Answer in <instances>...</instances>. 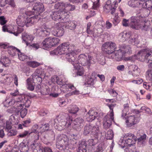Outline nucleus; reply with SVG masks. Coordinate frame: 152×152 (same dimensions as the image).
Wrapping results in <instances>:
<instances>
[{
  "label": "nucleus",
  "instance_id": "nucleus-1",
  "mask_svg": "<svg viewBox=\"0 0 152 152\" xmlns=\"http://www.w3.org/2000/svg\"><path fill=\"white\" fill-rule=\"evenodd\" d=\"M80 50L76 49V47L73 44L69 42L62 43L56 49L51 51L50 54L53 55H63V59H66L73 65L74 71L77 75L81 76L84 73L83 67L79 64H77L76 61L75 55L77 54Z\"/></svg>",
  "mask_w": 152,
  "mask_h": 152
},
{
  "label": "nucleus",
  "instance_id": "nucleus-2",
  "mask_svg": "<svg viewBox=\"0 0 152 152\" xmlns=\"http://www.w3.org/2000/svg\"><path fill=\"white\" fill-rule=\"evenodd\" d=\"M116 44L111 42H107L103 44L102 50L107 54H111L115 51V54H113L110 58L115 59L117 61L122 60L125 54L131 52V48L129 45H123L120 46V49L117 50Z\"/></svg>",
  "mask_w": 152,
  "mask_h": 152
},
{
  "label": "nucleus",
  "instance_id": "nucleus-3",
  "mask_svg": "<svg viewBox=\"0 0 152 152\" xmlns=\"http://www.w3.org/2000/svg\"><path fill=\"white\" fill-rule=\"evenodd\" d=\"M63 27L64 26L63 25V22L57 23L54 27H52L50 28L44 24L35 28L33 30V33L37 36L43 37L49 36L52 32L55 36L60 37L64 34Z\"/></svg>",
  "mask_w": 152,
  "mask_h": 152
},
{
  "label": "nucleus",
  "instance_id": "nucleus-4",
  "mask_svg": "<svg viewBox=\"0 0 152 152\" xmlns=\"http://www.w3.org/2000/svg\"><path fill=\"white\" fill-rule=\"evenodd\" d=\"M130 20L129 25L133 28L145 31L148 29L149 22L146 21L144 18L140 15L132 16Z\"/></svg>",
  "mask_w": 152,
  "mask_h": 152
},
{
  "label": "nucleus",
  "instance_id": "nucleus-5",
  "mask_svg": "<svg viewBox=\"0 0 152 152\" xmlns=\"http://www.w3.org/2000/svg\"><path fill=\"white\" fill-rule=\"evenodd\" d=\"M67 81L64 75H61L58 76L56 83L58 85L62 86L61 90L64 93L71 91L75 89L73 84L70 83L66 84Z\"/></svg>",
  "mask_w": 152,
  "mask_h": 152
},
{
  "label": "nucleus",
  "instance_id": "nucleus-6",
  "mask_svg": "<svg viewBox=\"0 0 152 152\" xmlns=\"http://www.w3.org/2000/svg\"><path fill=\"white\" fill-rule=\"evenodd\" d=\"M138 57L140 61L150 63L152 62V50L146 48L141 50L138 53Z\"/></svg>",
  "mask_w": 152,
  "mask_h": 152
},
{
  "label": "nucleus",
  "instance_id": "nucleus-7",
  "mask_svg": "<svg viewBox=\"0 0 152 152\" xmlns=\"http://www.w3.org/2000/svg\"><path fill=\"white\" fill-rule=\"evenodd\" d=\"M16 102L17 108L14 109H15V112L18 114L23 106L25 105L26 107H28L31 103L30 100L25 98L23 95H20L18 96Z\"/></svg>",
  "mask_w": 152,
  "mask_h": 152
},
{
  "label": "nucleus",
  "instance_id": "nucleus-8",
  "mask_svg": "<svg viewBox=\"0 0 152 152\" xmlns=\"http://www.w3.org/2000/svg\"><path fill=\"white\" fill-rule=\"evenodd\" d=\"M69 145L68 138L66 135L63 134L57 138L56 146L58 149L60 150L68 149Z\"/></svg>",
  "mask_w": 152,
  "mask_h": 152
},
{
  "label": "nucleus",
  "instance_id": "nucleus-9",
  "mask_svg": "<svg viewBox=\"0 0 152 152\" xmlns=\"http://www.w3.org/2000/svg\"><path fill=\"white\" fill-rule=\"evenodd\" d=\"M44 68L39 67L35 71L32 75V77L31 80H32V82L36 83L38 82L41 83L42 81V78L45 77H48V75H47L46 73L45 72Z\"/></svg>",
  "mask_w": 152,
  "mask_h": 152
},
{
  "label": "nucleus",
  "instance_id": "nucleus-10",
  "mask_svg": "<svg viewBox=\"0 0 152 152\" xmlns=\"http://www.w3.org/2000/svg\"><path fill=\"white\" fill-rule=\"evenodd\" d=\"M132 33L131 31H124L118 35V38L120 40L123 42L125 41L130 39L129 43L133 44L134 43L137 44L139 43V41L135 38H134Z\"/></svg>",
  "mask_w": 152,
  "mask_h": 152
},
{
  "label": "nucleus",
  "instance_id": "nucleus-11",
  "mask_svg": "<svg viewBox=\"0 0 152 152\" xmlns=\"http://www.w3.org/2000/svg\"><path fill=\"white\" fill-rule=\"evenodd\" d=\"M66 118H63L64 117V115H60L55 119H53L50 121L51 124H58L65 122L66 124H71L72 123L73 119L71 117L67 114H65Z\"/></svg>",
  "mask_w": 152,
  "mask_h": 152
},
{
  "label": "nucleus",
  "instance_id": "nucleus-12",
  "mask_svg": "<svg viewBox=\"0 0 152 152\" xmlns=\"http://www.w3.org/2000/svg\"><path fill=\"white\" fill-rule=\"evenodd\" d=\"M115 105L116 104H115L107 105L110 109V114H107L104 117L103 124H116L114 119V113L113 112V109Z\"/></svg>",
  "mask_w": 152,
  "mask_h": 152
},
{
  "label": "nucleus",
  "instance_id": "nucleus-13",
  "mask_svg": "<svg viewBox=\"0 0 152 152\" xmlns=\"http://www.w3.org/2000/svg\"><path fill=\"white\" fill-rule=\"evenodd\" d=\"M67 2H59L56 4L54 6L55 9H59L58 11L66 17H68L69 12L66 11V9Z\"/></svg>",
  "mask_w": 152,
  "mask_h": 152
},
{
  "label": "nucleus",
  "instance_id": "nucleus-14",
  "mask_svg": "<svg viewBox=\"0 0 152 152\" xmlns=\"http://www.w3.org/2000/svg\"><path fill=\"white\" fill-rule=\"evenodd\" d=\"M32 10L34 11V14L38 16L45 10L44 6L42 3L40 2L36 3L33 7Z\"/></svg>",
  "mask_w": 152,
  "mask_h": 152
},
{
  "label": "nucleus",
  "instance_id": "nucleus-15",
  "mask_svg": "<svg viewBox=\"0 0 152 152\" xmlns=\"http://www.w3.org/2000/svg\"><path fill=\"white\" fill-rule=\"evenodd\" d=\"M51 16L52 19L55 21L59 20L66 21V19L68 18V17H64L62 13L57 11L52 12V14H51Z\"/></svg>",
  "mask_w": 152,
  "mask_h": 152
},
{
  "label": "nucleus",
  "instance_id": "nucleus-16",
  "mask_svg": "<svg viewBox=\"0 0 152 152\" xmlns=\"http://www.w3.org/2000/svg\"><path fill=\"white\" fill-rule=\"evenodd\" d=\"M36 89L37 92H39L43 95H48L50 93L49 87L47 85H38L36 88Z\"/></svg>",
  "mask_w": 152,
  "mask_h": 152
},
{
  "label": "nucleus",
  "instance_id": "nucleus-17",
  "mask_svg": "<svg viewBox=\"0 0 152 152\" xmlns=\"http://www.w3.org/2000/svg\"><path fill=\"white\" fill-rule=\"evenodd\" d=\"M23 30V29L22 28L16 26H11L10 28H8L7 29V31L17 36L22 32Z\"/></svg>",
  "mask_w": 152,
  "mask_h": 152
},
{
  "label": "nucleus",
  "instance_id": "nucleus-18",
  "mask_svg": "<svg viewBox=\"0 0 152 152\" xmlns=\"http://www.w3.org/2000/svg\"><path fill=\"white\" fill-rule=\"evenodd\" d=\"M88 53L81 54H80L78 56L77 58L76 59V61H77V64H81L83 66H86Z\"/></svg>",
  "mask_w": 152,
  "mask_h": 152
},
{
  "label": "nucleus",
  "instance_id": "nucleus-19",
  "mask_svg": "<svg viewBox=\"0 0 152 152\" xmlns=\"http://www.w3.org/2000/svg\"><path fill=\"white\" fill-rule=\"evenodd\" d=\"M98 113L93 110H90L86 116V119L88 122H91L96 117H98Z\"/></svg>",
  "mask_w": 152,
  "mask_h": 152
},
{
  "label": "nucleus",
  "instance_id": "nucleus-20",
  "mask_svg": "<svg viewBox=\"0 0 152 152\" xmlns=\"http://www.w3.org/2000/svg\"><path fill=\"white\" fill-rule=\"evenodd\" d=\"M34 39L32 35H29L27 33H23L22 35V42L25 43L27 45H28L30 42L33 40Z\"/></svg>",
  "mask_w": 152,
  "mask_h": 152
},
{
  "label": "nucleus",
  "instance_id": "nucleus-21",
  "mask_svg": "<svg viewBox=\"0 0 152 152\" xmlns=\"http://www.w3.org/2000/svg\"><path fill=\"white\" fill-rule=\"evenodd\" d=\"M145 0H131L128 2V5L133 8H139L142 7L143 1Z\"/></svg>",
  "mask_w": 152,
  "mask_h": 152
},
{
  "label": "nucleus",
  "instance_id": "nucleus-22",
  "mask_svg": "<svg viewBox=\"0 0 152 152\" xmlns=\"http://www.w3.org/2000/svg\"><path fill=\"white\" fill-rule=\"evenodd\" d=\"M103 10L104 11L106 12H108L111 11V13L112 14H113L115 11V7H114L113 5H112L111 2L110 1H107L103 7Z\"/></svg>",
  "mask_w": 152,
  "mask_h": 152
},
{
  "label": "nucleus",
  "instance_id": "nucleus-23",
  "mask_svg": "<svg viewBox=\"0 0 152 152\" xmlns=\"http://www.w3.org/2000/svg\"><path fill=\"white\" fill-rule=\"evenodd\" d=\"M17 98H16V100L14 97H12V99H6L3 102L4 106L8 107L9 105H14V108H17L16 101Z\"/></svg>",
  "mask_w": 152,
  "mask_h": 152
},
{
  "label": "nucleus",
  "instance_id": "nucleus-24",
  "mask_svg": "<svg viewBox=\"0 0 152 152\" xmlns=\"http://www.w3.org/2000/svg\"><path fill=\"white\" fill-rule=\"evenodd\" d=\"M38 18V17L35 15L32 17H25V25L26 27L31 26L37 21Z\"/></svg>",
  "mask_w": 152,
  "mask_h": 152
},
{
  "label": "nucleus",
  "instance_id": "nucleus-25",
  "mask_svg": "<svg viewBox=\"0 0 152 152\" xmlns=\"http://www.w3.org/2000/svg\"><path fill=\"white\" fill-rule=\"evenodd\" d=\"M65 22H63L64 26L71 30H73L75 29L76 24V22L74 21H70L69 22L64 20Z\"/></svg>",
  "mask_w": 152,
  "mask_h": 152
},
{
  "label": "nucleus",
  "instance_id": "nucleus-26",
  "mask_svg": "<svg viewBox=\"0 0 152 152\" xmlns=\"http://www.w3.org/2000/svg\"><path fill=\"white\" fill-rule=\"evenodd\" d=\"M136 141V137H135V139H134L132 138H128L125 140V142H124V144L123 145V142H122V143L121 144H120V145H121L122 148H124L128 146H131V145L135 143Z\"/></svg>",
  "mask_w": 152,
  "mask_h": 152
},
{
  "label": "nucleus",
  "instance_id": "nucleus-27",
  "mask_svg": "<svg viewBox=\"0 0 152 152\" xmlns=\"http://www.w3.org/2000/svg\"><path fill=\"white\" fill-rule=\"evenodd\" d=\"M123 118H125L126 119V123H129L130 124H136V123H138V121L140 120L139 118L134 115H132L129 116L127 118L126 116L124 118L122 117Z\"/></svg>",
  "mask_w": 152,
  "mask_h": 152
},
{
  "label": "nucleus",
  "instance_id": "nucleus-28",
  "mask_svg": "<svg viewBox=\"0 0 152 152\" xmlns=\"http://www.w3.org/2000/svg\"><path fill=\"white\" fill-rule=\"evenodd\" d=\"M25 18L23 14H20L18 18L16 20L17 24L19 26L22 27H23L25 24Z\"/></svg>",
  "mask_w": 152,
  "mask_h": 152
},
{
  "label": "nucleus",
  "instance_id": "nucleus-29",
  "mask_svg": "<svg viewBox=\"0 0 152 152\" xmlns=\"http://www.w3.org/2000/svg\"><path fill=\"white\" fill-rule=\"evenodd\" d=\"M92 128L91 129V134L94 135L95 137L96 138H99V136L100 134L99 132V126L96 124L95 126H92Z\"/></svg>",
  "mask_w": 152,
  "mask_h": 152
},
{
  "label": "nucleus",
  "instance_id": "nucleus-30",
  "mask_svg": "<svg viewBox=\"0 0 152 152\" xmlns=\"http://www.w3.org/2000/svg\"><path fill=\"white\" fill-rule=\"evenodd\" d=\"M50 42V37L46 38L42 42L41 47L45 49L51 48Z\"/></svg>",
  "mask_w": 152,
  "mask_h": 152
},
{
  "label": "nucleus",
  "instance_id": "nucleus-31",
  "mask_svg": "<svg viewBox=\"0 0 152 152\" xmlns=\"http://www.w3.org/2000/svg\"><path fill=\"white\" fill-rule=\"evenodd\" d=\"M95 73L94 72L92 73L91 76H90V77L86 80L85 83L86 85H88V86L93 85L95 83L96 80L95 77Z\"/></svg>",
  "mask_w": 152,
  "mask_h": 152
},
{
  "label": "nucleus",
  "instance_id": "nucleus-32",
  "mask_svg": "<svg viewBox=\"0 0 152 152\" xmlns=\"http://www.w3.org/2000/svg\"><path fill=\"white\" fill-rule=\"evenodd\" d=\"M78 107L75 105H71L67 107V111L69 113L76 114L79 111Z\"/></svg>",
  "mask_w": 152,
  "mask_h": 152
},
{
  "label": "nucleus",
  "instance_id": "nucleus-33",
  "mask_svg": "<svg viewBox=\"0 0 152 152\" xmlns=\"http://www.w3.org/2000/svg\"><path fill=\"white\" fill-rule=\"evenodd\" d=\"M97 60L96 57H92L91 54H88L86 66H90L91 64H94Z\"/></svg>",
  "mask_w": 152,
  "mask_h": 152
},
{
  "label": "nucleus",
  "instance_id": "nucleus-34",
  "mask_svg": "<svg viewBox=\"0 0 152 152\" xmlns=\"http://www.w3.org/2000/svg\"><path fill=\"white\" fill-rule=\"evenodd\" d=\"M20 50L13 46H10L8 50V53L12 56H15L18 53Z\"/></svg>",
  "mask_w": 152,
  "mask_h": 152
},
{
  "label": "nucleus",
  "instance_id": "nucleus-35",
  "mask_svg": "<svg viewBox=\"0 0 152 152\" xmlns=\"http://www.w3.org/2000/svg\"><path fill=\"white\" fill-rule=\"evenodd\" d=\"M27 88L31 91L34 90L35 86V83L32 82V80L31 78H29L27 80Z\"/></svg>",
  "mask_w": 152,
  "mask_h": 152
},
{
  "label": "nucleus",
  "instance_id": "nucleus-36",
  "mask_svg": "<svg viewBox=\"0 0 152 152\" xmlns=\"http://www.w3.org/2000/svg\"><path fill=\"white\" fill-rule=\"evenodd\" d=\"M143 1L142 7L148 10H152V0H148L145 2Z\"/></svg>",
  "mask_w": 152,
  "mask_h": 152
},
{
  "label": "nucleus",
  "instance_id": "nucleus-37",
  "mask_svg": "<svg viewBox=\"0 0 152 152\" xmlns=\"http://www.w3.org/2000/svg\"><path fill=\"white\" fill-rule=\"evenodd\" d=\"M40 68H42L43 69L44 68V71L45 72L47 73V75H48V77L52 73V72L53 71V69L50 66H46L45 65H43Z\"/></svg>",
  "mask_w": 152,
  "mask_h": 152
},
{
  "label": "nucleus",
  "instance_id": "nucleus-38",
  "mask_svg": "<svg viewBox=\"0 0 152 152\" xmlns=\"http://www.w3.org/2000/svg\"><path fill=\"white\" fill-rule=\"evenodd\" d=\"M133 69L132 72V75L134 77L138 76L140 74V69L138 68L137 66L135 65H133Z\"/></svg>",
  "mask_w": 152,
  "mask_h": 152
},
{
  "label": "nucleus",
  "instance_id": "nucleus-39",
  "mask_svg": "<svg viewBox=\"0 0 152 152\" xmlns=\"http://www.w3.org/2000/svg\"><path fill=\"white\" fill-rule=\"evenodd\" d=\"M103 133L105 134V137L107 140H112L113 138L114 133L113 131L111 130H109L105 134V132H104Z\"/></svg>",
  "mask_w": 152,
  "mask_h": 152
},
{
  "label": "nucleus",
  "instance_id": "nucleus-40",
  "mask_svg": "<svg viewBox=\"0 0 152 152\" xmlns=\"http://www.w3.org/2000/svg\"><path fill=\"white\" fill-rule=\"evenodd\" d=\"M19 149L21 152H27L28 150V145L24 143H21L20 144Z\"/></svg>",
  "mask_w": 152,
  "mask_h": 152
},
{
  "label": "nucleus",
  "instance_id": "nucleus-41",
  "mask_svg": "<svg viewBox=\"0 0 152 152\" xmlns=\"http://www.w3.org/2000/svg\"><path fill=\"white\" fill-rule=\"evenodd\" d=\"M136 59L139 60L138 57V54L136 55H135L130 57L123 58L122 60L123 59L125 61H130L131 62H133Z\"/></svg>",
  "mask_w": 152,
  "mask_h": 152
},
{
  "label": "nucleus",
  "instance_id": "nucleus-42",
  "mask_svg": "<svg viewBox=\"0 0 152 152\" xmlns=\"http://www.w3.org/2000/svg\"><path fill=\"white\" fill-rule=\"evenodd\" d=\"M50 37L51 47L59 43L60 40L57 37Z\"/></svg>",
  "mask_w": 152,
  "mask_h": 152
},
{
  "label": "nucleus",
  "instance_id": "nucleus-43",
  "mask_svg": "<svg viewBox=\"0 0 152 152\" xmlns=\"http://www.w3.org/2000/svg\"><path fill=\"white\" fill-rule=\"evenodd\" d=\"M21 109V110H20V111H19V112H20V116L22 118H23L26 115V114L27 113V109L26 108H24L23 109H22L21 110V111H20V110H21V109ZM15 109L14 108L12 112L15 113L16 114L18 115L19 114V113L18 114H17L15 112Z\"/></svg>",
  "mask_w": 152,
  "mask_h": 152
},
{
  "label": "nucleus",
  "instance_id": "nucleus-44",
  "mask_svg": "<svg viewBox=\"0 0 152 152\" xmlns=\"http://www.w3.org/2000/svg\"><path fill=\"white\" fill-rule=\"evenodd\" d=\"M92 126L90 124H87L84 128V134L87 135L89 133L91 134Z\"/></svg>",
  "mask_w": 152,
  "mask_h": 152
},
{
  "label": "nucleus",
  "instance_id": "nucleus-45",
  "mask_svg": "<svg viewBox=\"0 0 152 152\" xmlns=\"http://www.w3.org/2000/svg\"><path fill=\"white\" fill-rule=\"evenodd\" d=\"M121 18L118 16V13H115L113 21V23L115 26H116L120 22Z\"/></svg>",
  "mask_w": 152,
  "mask_h": 152
},
{
  "label": "nucleus",
  "instance_id": "nucleus-46",
  "mask_svg": "<svg viewBox=\"0 0 152 152\" xmlns=\"http://www.w3.org/2000/svg\"><path fill=\"white\" fill-rule=\"evenodd\" d=\"M124 109L122 111V117L124 118L126 116V113L129 111V106L128 104H126L124 105Z\"/></svg>",
  "mask_w": 152,
  "mask_h": 152
},
{
  "label": "nucleus",
  "instance_id": "nucleus-47",
  "mask_svg": "<svg viewBox=\"0 0 152 152\" xmlns=\"http://www.w3.org/2000/svg\"><path fill=\"white\" fill-rule=\"evenodd\" d=\"M146 77L147 80L152 81V70H148L146 72Z\"/></svg>",
  "mask_w": 152,
  "mask_h": 152
},
{
  "label": "nucleus",
  "instance_id": "nucleus-48",
  "mask_svg": "<svg viewBox=\"0 0 152 152\" xmlns=\"http://www.w3.org/2000/svg\"><path fill=\"white\" fill-rule=\"evenodd\" d=\"M28 65L32 68H35L39 66L40 64L35 61H30L27 63Z\"/></svg>",
  "mask_w": 152,
  "mask_h": 152
},
{
  "label": "nucleus",
  "instance_id": "nucleus-49",
  "mask_svg": "<svg viewBox=\"0 0 152 152\" xmlns=\"http://www.w3.org/2000/svg\"><path fill=\"white\" fill-rule=\"evenodd\" d=\"M66 5V11H68L69 12V11H72L74 10L75 8V6L72 5L67 2Z\"/></svg>",
  "mask_w": 152,
  "mask_h": 152
},
{
  "label": "nucleus",
  "instance_id": "nucleus-50",
  "mask_svg": "<svg viewBox=\"0 0 152 152\" xmlns=\"http://www.w3.org/2000/svg\"><path fill=\"white\" fill-rule=\"evenodd\" d=\"M92 1L93 2V5L92 8L93 9L97 10L100 6L99 0H96V1H93L92 0Z\"/></svg>",
  "mask_w": 152,
  "mask_h": 152
},
{
  "label": "nucleus",
  "instance_id": "nucleus-51",
  "mask_svg": "<svg viewBox=\"0 0 152 152\" xmlns=\"http://www.w3.org/2000/svg\"><path fill=\"white\" fill-rule=\"evenodd\" d=\"M18 58L20 60L24 61L25 59L27 58V56L24 53H21L20 50L18 52Z\"/></svg>",
  "mask_w": 152,
  "mask_h": 152
},
{
  "label": "nucleus",
  "instance_id": "nucleus-52",
  "mask_svg": "<svg viewBox=\"0 0 152 152\" xmlns=\"http://www.w3.org/2000/svg\"><path fill=\"white\" fill-rule=\"evenodd\" d=\"M55 129L58 130H62L65 128V125L64 124H54Z\"/></svg>",
  "mask_w": 152,
  "mask_h": 152
},
{
  "label": "nucleus",
  "instance_id": "nucleus-53",
  "mask_svg": "<svg viewBox=\"0 0 152 152\" xmlns=\"http://www.w3.org/2000/svg\"><path fill=\"white\" fill-rule=\"evenodd\" d=\"M98 139L95 137L94 139H90L88 142H89V145L91 146L94 145L97 142Z\"/></svg>",
  "mask_w": 152,
  "mask_h": 152
},
{
  "label": "nucleus",
  "instance_id": "nucleus-54",
  "mask_svg": "<svg viewBox=\"0 0 152 152\" xmlns=\"http://www.w3.org/2000/svg\"><path fill=\"white\" fill-rule=\"evenodd\" d=\"M59 104L60 106H63L66 104V99L64 98H59L58 99Z\"/></svg>",
  "mask_w": 152,
  "mask_h": 152
},
{
  "label": "nucleus",
  "instance_id": "nucleus-55",
  "mask_svg": "<svg viewBox=\"0 0 152 152\" xmlns=\"http://www.w3.org/2000/svg\"><path fill=\"white\" fill-rule=\"evenodd\" d=\"M10 46L9 44L7 43H0V48H1L8 49Z\"/></svg>",
  "mask_w": 152,
  "mask_h": 152
},
{
  "label": "nucleus",
  "instance_id": "nucleus-56",
  "mask_svg": "<svg viewBox=\"0 0 152 152\" xmlns=\"http://www.w3.org/2000/svg\"><path fill=\"white\" fill-rule=\"evenodd\" d=\"M146 135L145 134H144L137 139V141L138 142H140L141 143H143L144 141L146 139Z\"/></svg>",
  "mask_w": 152,
  "mask_h": 152
},
{
  "label": "nucleus",
  "instance_id": "nucleus-57",
  "mask_svg": "<svg viewBox=\"0 0 152 152\" xmlns=\"http://www.w3.org/2000/svg\"><path fill=\"white\" fill-rule=\"evenodd\" d=\"M33 12L31 11H26L24 13H22V14H23V15H24V17H27L29 16L28 17H30V16L33 14L34 15V11L33 10Z\"/></svg>",
  "mask_w": 152,
  "mask_h": 152
},
{
  "label": "nucleus",
  "instance_id": "nucleus-58",
  "mask_svg": "<svg viewBox=\"0 0 152 152\" xmlns=\"http://www.w3.org/2000/svg\"><path fill=\"white\" fill-rule=\"evenodd\" d=\"M108 91L109 94L113 97L116 96L118 94V93L113 89H109Z\"/></svg>",
  "mask_w": 152,
  "mask_h": 152
},
{
  "label": "nucleus",
  "instance_id": "nucleus-59",
  "mask_svg": "<svg viewBox=\"0 0 152 152\" xmlns=\"http://www.w3.org/2000/svg\"><path fill=\"white\" fill-rule=\"evenodd\" d=\"M8 3V0H0V6L3 7Z\"/></svg>",
  "mask_w": 152,
  "mask_h": 152
},
{
  "label": "nucleus",
  "instance_id": "nucleus-60",
  "mask_svg": "<svg viewBox=\"0 0 152 152\" xmlns=\"http://www.w3.org/2000/svg\"><path fill=\"white\" fill-rule=\"evenodd\" d=\"M86 143L85 141H82L79 145L78 148H81L82 149H86Z\"/></svg>",
  "mask_w": 152,
  "mask_h": 152
},
{
  "label": "nucleus",
  "instance_id": "nucleus-61",
  "mask_svg": "<svg viewBox=\"0 0 152 152\" xmlns=\"http://www.w3.org/2000/svg\"><path fill=\"white\" fill-rule=\"evenodd\" d=\"M128 137H130V138H132L134 139H135V136L133 134L131 133H127L125 134L124 136V138H127Z\"/></svg>",
  "mask_w": 152,
  "mask_h": 152
},
{
  "label": "nucleus",
  "instance_id": "nucleus-62",
  "mask_svg": "<svg viewBox=\"0 0 152 152\" xmlns=\"http://www.w3.org/2000/svg\"><path fill=\"white\" fill-rule=\"evenodd\" d=\"M17 131L14 130H10L8 133V135L9 136H12L15 135L17 134Z\"/></svg>",
  "mask_w": 152,
  "mask_h": 152
},
{
  "label": "nucleus",
  "instance_id": "nucleus-63",
  "mask_svg": "<svg viewBox=\"0 0 152 152\" xmlns=\"http://www.w3.org/2000/svg\"><path fill=\"white\" fill-rule=\"evenodd\" d=\"M7 21L5 20V18L4 16L0 17V23L2 25H4L6 23Z\"/></svg>",
  "mask_w": 152,
  "mask_h": 152
},
{
  "label": "nucleus",
  "instance_id": "nucleus-64",
  "mask_svg": "<svg viewBox=\"0 0 152 152\" xmlns=\"http://www.w3.org/2000/svg\"><path fill=\"white\" fill-rule=\"evenodd\" d=\"M41 44V43H36L32 44L31 46L33 48H35L36 49H37L41 47L40 45Z\"/></svg>",
  "mask_w": 152,
  "mask_h": 152
}]
</instances>
